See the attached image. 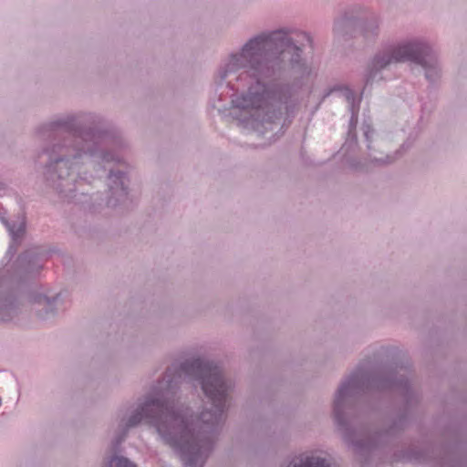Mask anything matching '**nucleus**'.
I'll list each match as a JSON object with an SVG mask.
<instances>
[{
  "instance_id": "obj_9",
  "label": "nucleus",
  "mask_w": 467,
  "mask_h": 467,
  "mask_svg": "<svg viewBox=\"0 0 467 467\" xmlns=\"http://www.w3.org/2000/svg\"><path fill=\"white\" fill-rule=\"evenodd\" d=\"M391 47L400 63L410 62L414 65H418L434 50L431 42L422 36L408 37Z\"/></svg>"
},
{
  "instance_id": "obj_5",
  "label": "nucleus",
  "mask_w": 467,
  "mask_h": 467,
  "mask_svg": "<svg viewBox=\"0 0 467 467\" xmlns=\"http://www.w3.org/2000/svg\"><path fill=\"white\" fill-rule=\"evenodd\" d=\"M123 140L126 145L122 148L113 145L112 137L102 141V146L113 150L124 161L123 163L114 161L103 163L104 171L97 172L94 162L89 161L91 171L87 168L82 169L83 166L78 171H87L89 176L88 181L78 182V188L82 190H77L71 197H58L68 202L79 204L90 212H97L103 205L114 207L124 200L129 193L130 165L118 152L119 150L128 147L127 140L124 138Z\"/></svg>"
},
{
  "instance_id": "obj_2",
  "label": "nucleus",
  "mask_w": 467,
  "mask_h": 467,
  "mask_svg": "<svg viewBox=\"0 0 467 467\" xmlns=\"http://www.w3.org/2000/svg\"><path fill=\"white\" fill-rule=\"evenodd\" d=\"M281 27L249 37L221 62L214 81L232 90L249 76L255 84L232 99L229 115L241 128L265 135L297 113L301 89L312 73L304 49Z\"/></svg>"
},
{
  "instance_id": "obj_7",
  "label": "nucleus",
  "mask_w": 467,
  "mask_h": 467,
  "mask_svg": "<svg viewBox=\"0 0 467 467\" xmlns=\"http://www.w3.org/2000/svg\"><path fill=\"white\" fill-rule=\"evenodd\" d=\"M14 275L11 268L0 269V322H9L18 317L24 310V306L14 295Z\"/></svg>"
},
{
  "instance_id": "obj_15",
  "label": "nucleus",
  "mask_w": 467,
  "mask_h": 467,
  "mask_svg": "<svg viewBox=\"0 0 467 467\" xmlns=\"http://www.w3.org/2000/svg\"><path fill=\"white\" fill-rule=\"evenodd\" d=\"M342 95L346 99L348 107L351 112L348 139L344 144V147L347 149V150H348L351 149L352 145L356 144L357 141L356 134L353 132V129L356 128L358 122V105H356V97L352 90L347 88L343 91Z\"/></svg>"
},
{
  "instance_id": "obj_17",
  "label": "nucleus",
  "mask_w": 467,
  "mask_h": 467,
  "mask_svg": "<svg viewBox=\"0 0 467 467\" xmlns=\"http://www.w3.org/2000/svg\"><path fill=\"white\" fill-rule=\"evenodd\" d=\"M17 264L26 274L38 272L42 268V265L39 264L35 257H32L31 254L28 252L19 255Z\"/></svg>"
},
{
  "instance_id": "obj_8",
  "label": "nucleus",
  "mask_w": 467,
  "mask_h": 467,
  "mask_svg": "<svg viewBox=\"0 0 467 467\" xmlns=\"http://www.w3.org/2000/svg\"><path fill=\"white\" fill-rule=\"evenodd\" d=\"M398 64L400 61L392 47L377 51L368 60L365 69V88L384 81L386 79L385 73Z\"/></svg>"
},
{
  "instance_id": "obj_4",
  "label": "nucleus",
  "mask_w": 467,
  "mask_h": 467,
  "mask_svg": "<svg viewBox=\"0 0 467 467\" xmlns=\"http://www.w3.org/2000/svg\"><path fill=\"white\" fill-rule=\"evenodd\" d=\"M394 348L381 346L374 353V361L364 360L338 386L333 400L334 420L344 441L360 458L366 459L378 448L390 442L406 423L400 416L383 429L370 431L365 427L354 430L349 424L350 411L357 398L367 390L398 389L409 400L408 367L383 364L394 353Z\"/></svg>"
},
{
  "instance_id": "obj_12",
  "label": "nucleus",
  "mask_w": 467,
  "mask_h": 467,
  "mask_svg": "<svg viewBox=\"0 0 467 467\" xmlns=\"http://www.w3.org/2000/svg\"><path fill=\"white\" fill-rule=\"evenodd\" d=\"M285 467H334L331 456L324 451L310 450L294 455Z\"/></svg>"
},
{
  "instance_id": "obj_14",
  "label": "nucleus",
  "mask_w": 467,
  "mask_h": 467,
  "mask_svg": "<svg viewBox=\"0 0 467 467\" xmlns=\"http://www.w3.org/2000/svg\"><path fill=\"white\" fill-rule=\"evenodd\" d=\"M62 305L63 299L59 293L50 297H40L38 299V306L35 309L36 316L42 321L51 320L57 317Z\"/></svg>"
},
{
  "instance_id": "obj_6",
  "label": "nucleus",
  "mask_w": 467,
  "mask_h": 467,
  "mask_svg": "<svg viewBox=\"0 0 467 467\" xmlns=\"http://www.w3.org/2000/svg\"><path fill=\"white\" fill-rule=\"evenodd\" d=\"M362 129L369 161L351 158L348 161L349 167L358 171H368L373 166L391 162L393 158L385 154L386 141L368 124H364Z\"/></svg>"
},
{
  "instance_id": "obj_1",
  "label": "nucleus",
  "mask_w": 467,
  "mask_h": 467,
  "mask_svg": "<svg viewBox=\"0 0 467 467\" xmlns=\"http://www.w3.org/2000/svg\"><path fill=\"white\" fill-rule=\"evenodd\" d=\"M234 381L213 360L191 357L169 367L150 391L120 406L110 423L111 450L117 451L143 420L180 458L183 467H203L223 427ZM105 467H136L112 456Z\"/></svg>"
},
{
  "instance_id": "obj_10",
  "label": "nucleus",
  "mask_w": 467,
  "mask_h": 467,
  "mask_svg": "<svg viewBox=\"0 0 467 467\" xmlns=\"http://www.w3.org/2000/svg\"><path fill=\"white\" fill-rule=\"evenodd\" d=\"M7 185L0 181V192L5 191ZM0 221L5 226L11 242L4 260L8 263L16 254L17 247L21 244L26 233V217L25 213H18L15 219L8 221L0 215Z\"/></svg>"
},
{
  "instance_id": "obj_11",
  "label": "nucleus",
  "mask_w": 467,
  "mask_h": 467,
  "mask_svg": "<svg viewBox=\"0 0 467 467\" xmlns=\"http://www.w3.org/2000/svg\"><path fill=\"white\" fill-rule=\"evenodd\" d=\"M366 11V6L358 4L346 7L335 19L333 32L337 37L352 36L358 31L359 18Z\"/></svg>"
},
{
  "instance_id": "obj_16",
  "label": "nucleus",
  "mask_w": 467,
  "mask_h": 467,
  "mask_svg": "<svg viewBox=\"0 0 467 467\" xmlns=\"http://www.w3.org/2000/svg\"><path fill=\"white\" fill-rule=\"evenodd\" d=\"M417 66L423 69L425 78L431 84L436 83L441 77V62L434 50Z\"/></svg>"
},
{
  "instance_id": "obj_13",
  "label": "nucleus",
  "mask_w": 467,
  "mask_h": 467,
  "mask_svg": "<svg viewBox=\"0 0 467 467\" xmlns=\"http://www.w3.org/2000/svg\"><path fill=\"white\" fill-rule=\"evenodd\" d=\"M380 16L366 6L359 18L358 33L366 44L375 43L380 33Z\"/></svg>"
},
{
  "instance_id": "obj_3",
  "label": "nucleus",
  "mask_w": 467,
  "mask_h": 467,
  "mask_svg": "<svg viewBox=\"0 0 467 467\" xmlns=\"http://www.w3.org/2000/svg\"><path fill=\"white\" fill-rule=\"evenodd\" d=\"M61 130L73 131V134L60 138L44 150L47 156L45 182L58 196H73L79 187L78 182L88 181L87 171L74 172L75 169L84 166L85 160L94 162L97 172L104 171L103 163L124 162L113 150L102 146V141L109 137H112L116 147L122 148L126 143L121 133L107 125L100 115L91 111L58 114L38 125L36 133L43 137Z\"/></svg>"
}]
</instances>
